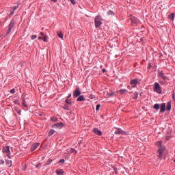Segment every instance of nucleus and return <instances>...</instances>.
<instances>
[{
    "mask_svg": "<svg viewBox=\"0 0 175 175\" xmlns=\"http://www.w3.org/2000/svg\"><path fill=\"white\" fill-rule=\"evenodd\" d=\"M120 133H122V131L120 129L115 131V135H120Z\"/></svg>",
    "mask_w": 175,
    "mask_h": 175,
    "instance_id": "nucleus-29",
    "label": "nucleus"
},
{
    "mask_svg": "<svg viewBox=\"0 0 175 175\" xmlns=\"http://www.w3.org/2000/svg\"><path fill=\"white\" fill-rule=\"evenodd\" d=\"M163 175H166V174H163Z\"/></svg>",
    "mask_w": 175,
    "mask_h": 175,
    "instance_id": "nucleus-57",
    "label": "nucleus"
},
{
    "mask_svg": "<svg viewBox=\"0 0 175 175\" xmlns=\"http://www.w3.org/2000/svg\"><path fill=\"white\" fill-rule=\"evenodd\" d=\"M93 132L96 133V135H98V136H102V131H99L98 128H94L93 129Z\"/></svg>",
    "mask_w": 175,
    "mask_h": 175,
    "instance_id": "nucleus-10",
    "label": "nucleus"
},
{
    "mask_svg": "<svg viewBox=\"0 0 175 175\" xmlns=\"http://www.w3.org/2000/svg\"><path fill=\"white\" fill-rule=\"evenodd\" d=\"M56 174L57 175H64V171L62 170H57Z\"/></svg>",
    "mask_w": 175,
    "mask_h": 175,
    "instance_id": "nucleus-15",
    "label": "nucleus"
},
{
    "mask_svg": "<svg viewBox=\"0 0 175 175\" xmlns=\"http://www.w3.org/2000/svg\"><path fill=\"white\" fill-rule=\"evenodd\" d=\"M1 163L2 165H3V163H5V161L1 160Z\"/></svg>",
    "mask_w": 175,
    "mask_h": 175,
    "instance_id": "nucleus-49",
    "label": "nucleus"
},
{
    "mask_svg": "<svg viewBox=\"0 0 175 175\" xmlns=\"http://www.w3.org/2000/svg\"><path fill=\"white\" fill-rule=\"evenodd\" d=\"M99 109H100V104H98L96 106V111H98V110H99Z\"/></svg>",
    "mask_w": 175,
    "mask_h": 175,
    "instance_id": "nucleus-33",
    "label": "nucleus"
},
{
    "mask_svg": "<svg viewBox=\"0 0 175 175\" xmlns=\"http://www.w3.org/2000/svg\"><path fill=\"white\" fill-rule=\"evenodd\" d=\"M11 94H14V92H16V90H14V89H12L10 90Z\"/></svg>",
    "mask_w": 175,
    "mask_h": 175,
    "instance_id": "nucleus-41",
    "label": "nucleus"
},
{
    "mask_svg": "<svg viewBox=\"0 0 175 175\" xmlns=\"http://www.w3.org/2000/svg\"><path fill=\"white\" fill-rule=\"evenodd\" d=\"M63 109H64V110H69V107L66 105L63 107Z\"/></svg>",
    "mask_w": 175,
    "mask_h": 175,
    "instance_id": "nucleus-38",
    "label": "nucleus"
},
{
    "mask_svg": "<svg viewBox=\"0 0 175 175\" xmlns=\"http://www.w3.org/2000/svg\"><path fill=\"white\" fill-rule=\"evenodd\" d=\"M15 110H16V113H17V111H19V110H18L16 108H15Z\"/></svg>",
    "mask_w": 175,
    "mask_h": 175,
    "instance_id": "nucleus-54",
    "label": "nucleus"
},
{
    "mask_svg": "<svg viewBox=\"0 0 175 175\" xmlns=\"http://www.w3.org/2000/svg\"><path fill=\"white\" fill-rule=\"evenodd\" d=\"M165 139L169 140V138L167 137H165Z\"/></svg>",
    "mask_w": 175,
    "mask_h": 175,
    "instance_id": "nucleus-55",
    "label": "nucleus"
},
{
    "mask_svg": "<svg viewBox=\"0 0 175 175\" xmlns=\"http://www.w3.org/2000/svg\"><path fill=\"white\" fill-rule=\"evenodd\" d=\"M70 152L71 154H77V150H75V148H71V149L70 150Z\"/></svg>",
    "mask_w": 175,
    "mask_h": 175,
    "instance_id": "nucleus-20",
    "label": "nucleus"
},
{
    "mask_svg": "<svg viewBox=\"0 0 175 175\" xmlns=\"http://www.w3.org/2000/svg\"><path fill=\"white\" fill-rule=\"evenodd\" d=\"M108 95L109 96H113V95H114V92L109 93Z\"/></svg>",
    "mask_w": 175,
    "mask_h": 175,
    "instance_id": "nucleus-42",
    "label": "nucleus"
},
{
    "mask_svg": "<svg viewBox=\"0 0 175 175\" xmlns=\"http://www.w3.org/2000/svg\"><path fill=\"white\" fill-rule=\"evenodd\" d=\"M40 35H42V36H44V33H43V32H40Z\"/></svg>",
    "mask_w": 175,
    "mask_h": 175,
    "instance_id": "nucleus-50",
    "label": "nucleus"
},
{
    "mask_svg": "<svg viewBox=\"0 0 175 175\" xmlns=\"http://www.w3.org/2000/svg\"><path fill=\"white\" fill-rule=\"evenodd\" d=\"M163 151H165V150L162 148H159L157 150V152L159 154L158 157L160 158L161 159H162V154H163Z\"/></svg>",
    "mask_w": 175,
    "mask_h": 175,
    "instance_id": "nucleus-9",
    "label": "nucleus"
},
{
    "mask_svg": "<svg viewBox=\"0 0 175 175\" xmlns=\"http://www.w3.org/2000/svg\"><path fill=\"white\" fill-rule=\"evenodd\" d=\"M77 100V102H83V101L85 100V98H84V96H79Z\"/></svg>",
    "mask_w": 175,
    "mask_h": 175,
    "instance_id": "nucleus-13",
    "label": "nucleus"
},
{
    "mask_svg": "<svg viewBox=\"0 0 175 175\" xmlns=\"http://www.w3.org/2000/svg\"><path fill=\"white\" fill-rule=\"evenodd\" d=\"M94 23L96 28H99V27L102 25V19L100 18V16H96Z\"/></svg>",
    "mask_w": 175,
    "mask_h": 175,
    "instance_id": "nucleus-1",
    "label": "nucleus"
},
{
    "mask_svg": "<svg viewBox=\"0 0 175 175\" xmlns=\"http://www.w3.org/2000/svg\"><path fill=\"white\" fill-rule=\"evenodd\" d=\"M42 165V163H39L36 165V167H39V166H40Z\"/></svg>",
    "mask_w": 175,
    "mask_h": 175,
    "instance_id": "nucleus-44",
    "label": "nucleus"
},
{
    "mask_svg": "<svg viewBox=\"0 0 175 175\" xmlns=\"http://www.w3.org/2000/svg\"><path fill=\"white\" fill-rule=\"evenodd\" d=\"M14 103L15 105H20V103H18V100H17V99L14 100Z\"/></svg>",
    "mask_w": 175,
    "mask_h": 175,
    "instance_id": "nucleus-36",
    "label": "nucleus"
},
{
    "mask_svg": "<svg viewBox=\"0 0 175 175\" xmlns=\"http://www.w3.org/2000/svg\"><path fill=\"white\" fill-rule=\"evenodd\" d=\"M172 98H173V99H174H174H175V94H174V92L173 94H172Z\"/></svg>",
    "mask_w": 175,
    "mask_h": 175,
    "instance_id": "nucleus-48",
    "label": "nucleus"
},
{
    "mask_svg": "<svg viewBox=\"0 0 175 175\" xmlns=\"http://www.w3.org/2000/svg\"><path fill=\"white\" fill-rule=\"evenodd\" d=\"M157 146H162V141H158V142H157Z\"/></svg>",
    "mask_w": 175,
    "mask_h": 175,
    "instance_id": "nucleus-37",
    "label": "nucleus"
},
{
    "mask_svg": "<svg viewBox=\"0 0 175 175\" xmlns=\"http://www.w3.org/2000/svg\"><path fill=\"white\" fill-rule=\"evenodd\" d=\"M58 163H65V159H62L59 161Z\"/></svg>",
    "mask_w": 175,
    "mask_h": 175,
    "instance_id": "nucleus-34",
    "label": "nucleus"
},
{
    "mask_svg": "<svg viewBox=\"0 0 175 175\" xmlns=\"http://www.w3.org/2000/svg\"><path fill=\"white\" fill-rule=\"evenodd\" d=\"M137 96H139V94L137 93V92H135L134 93L133 99H137Z\"/></svg>",
    "mask_w": 175,
    "mask_h": 175,
    "instance_id": "nucleus-28",
    "label": "nucleus"
},
{
    "mask_svg": "<svg viewBox=\"0 0 175 175\" xmlns=\"http://www.w3.org/2000/svg\"><path fill=\"white\" fill-rule=\"evenodd\" d=\"M51 162H53L52 159H48L46 161V163L44 165V166H47V165H50L51 163Z\"/></svg>",
    "mask_w": 175,
    "mask_h": 175,
    "instance_id": "nucleus-25",
    "label": "nucleus"
},
{
    "mask_svg": "<svg viewBox=\"0 0 175 175\" xmlns=\"http://www.w3.org/2000/svg\"><path fill=\"white\" fill-rule=\"evenodd\" d=\"M51 1H52V2H57L58 0H51Z\"/></svg>",
    "mask_w": 175,
    "mask_h": 175,
    "instance_id": "nucleus-51",
    "label": "nucleus"
},
{
    "mask_svg": "<svg viewBox=\"0 0 175 175\" xmlns=\"http://www.w3.org/2000/svg\"><path fill=\"white\" fill-rule=\"evenodd\" d=\"M38 39L40 40L43 39V38H42V37H38Z\"/></svg>",
    "mask_w": 175,
    "mask_h": 175,
    "instance_id": "nucleus-53",
    "label": "nucleus"
},
{
    "mask_svg": "<svg viewBox=\"0 0 175 175\" xmlns=\"http://www.w3.org/2000/svg\"><path fill=\"white\" fill-rule=\"evenodd\" d=\"M168 18L173 21V20H174V13H172L171 14H170L168 16Z\"/></svg>",
    "mask_w": 175,
    "mask_h": 175,
    "instance_id": "nucleus-17",
    "label": "nucleus"
},
{
    "mask_svg": "<svg viewBox=\"0 0 175 175\" xmlns=\"http://www.w3.org/2000/svg\"><path fill=\"white\" fill-rule=\"evenodd\" d=\"M62 126H64V123H56L52 126V128H59V129H61Z\"/></svg>",
    "mask_w": 175,
    "mask_h": 175,
    "instance_id": "nucleus-5",
    "label": "nucleus"
},
{
    "mask_svg": "<svg viewBox=\"0 0 175 175\" xmlns=\"http://www.w3.org/2000/svg\"><path fill=\"white\" fill-rule=\"evenodd\" d=\"M51 121H53V122H55L57 121H58V119L57 118V117H52L51 118Z\"/></svg>",
    "mask_w": 175,
    "mask_h": 175,
    "instance_id": "nucleus-27",
    "label": "nucleus"
},
{
    "mask_svg": "<svg viewBox=\"0 0 175 175\" xmlns=\"http://www.w3.org/2000/svg\"><path fill=\"white\" fill-rule=\"evenodd\" d=\"M39 146H40V143H36V144H33L31 147V151H35V150H36V148L38 147H39Z\"/></svg>",
    "mask_w": 175,
    "mask_h": 175,
    "instance_id": "nucleus-8",
    "label": "nucleus"
},
{
    "mask_svg": "<svg viewBox=\"0 0 175 175\" xmlns=\"http://www.w3.org/2000/svg\"><path fill=\"white\" fill-rule=\"evenodd\" d=\"M131 23L132 24H134V25H137V18L135 16L131 17Z\"/></svg>",
    "mask_w": 175,
    "mask_h": 175,
    "instance_id": "nucleus-11",
    "label": "nucleus"
},
{
    "mask_svg": "<svg viewBox=\"0 0 175 175\" xmlns=\"http://www.w3.org/2000/svg\"><path fill=\"white\" fill-rule=\"evenodd\" d=\"M94 98H95V96H94V95H92V94H91V95L90 96V99H94Z\"/></svg>",
    "mask_w": 175,
    "mask_h": 175,
    "instance_id": "nucleus-40",
    "label": "nucleus"
},
{
    "mask_svg": "<svg viewBox=\"0 0 175 175\" xmlns=\"http://www.w3.org/2000/svg\"><path fill=\"white\" fill-rule=\"evenodd\" d=\"M160 109H160V111H161V113L165 112V110H166V104L164 103H163L161 105Z\"/></svg>",
    "mask_w": 175,
    "mask_h": 175,
    "instance_id": "nucleus-7",
    "label": "nucleus"
},
{
    "mask_svg": "<svg viewBox=\"0 0 175 175\" xmlns=\"http://www.w3.org/2000/svg\"><path fill=\"white\" fill-rule=\"evenodd\" d=\"M160 77H161V79H163V80H166V79H167V77L165 76L163 72H160Z\"/></svg>",
    "mask_w": 175,
    "mask_h": 175,
    "instance_id": "nucleus-14",
    "label": "nucleus"
},
{
    "mask_svg": "<svg viewBox=\"0 0 175 175\" xmlns=\"http://www.w3.org/2000/svg\"><path fill=\"white\" fill-rule=\"evenodd\" d=\"M16 113H18V114H19V116H21V111H16Z\"/></svg>",
    "mask_w": 175,
    "mask_h": 175,
    "instance_id": "nucleus-46",
    "label": "nucleus"
},
{
    "mask_svg": "<svg viewBox=\"0 0 175 175\" xmlns=\"http://www.w3.org/2000/svg\"><path fill=\"white\" fill-rule=\"evenodd\" d=\"M174 162L175 163V159H174Z\"/></svg>",
    "mask_w": 175,
    "mask_h": 175,
    "instance_id": "nucleus-56",
    "label": "nucleus"
},
{
    "mask_svg": "<svg viewBox=\"0 0 175 175\" xmlns=\"http://www.w3.org/2000/svg\"><path fill=\"white\" fill-rule=\"evenodd\" d=\"M55 133V131L51 129L48 133V136H53V134Z\"/></svg>",
    "mask_w": 175,
    "mask_h": 175,
    "instance_id": "nucleus-16",
    "label": "nucleus"
},
{
    "mask_svg": "<svg viewBox=\"0 0 175 175\" xmlns=\"http://www.w3.org/2000/svg\"><path fill=\"white\" fill-rule=\"evenodd\" d=\"M70 96H72V94H70L68 95L67 99H69V98H70Z\"/></svg>",
    "mask_w": 175,
    "mask_h": 175,
    "instance_id": "nucleus-45",
    "label": "nucleus"
},
{
    "mask_svg": "<svg viewBox=\"0 0 175 175\" xmlns=\"http://www.w3.org/2000/svg\"><path fill=\"white\" fill-rule=\"evenodd\" d=\"M14 12L12 11V10H11V12L10 13V16H13Z\"/></svg>",
    "mask_w": 175,
    "mask_h": 175,
    "instance_id": "nucleus-43",
    "label": "nucleus"
},
{
    "mask_svg": "<svg viewBox=\"0 0 175 175\" xmlns=\"http://www.w3.org/2000/svg\"><path fill=\"white\" fill-rule=\"evenodd\" d=\"M103 73H105L106 72V70L105 69H103Z\"/></svg>",
    "mask_w": 175,
    "mask_h": 175,
    "instance_id": "nucleus-52",
    "label": "nucleus"
},
{
    "mask_svg": "<svg viewBox=\"0 0 175 175\" xmlns=\"http://www.w3.org/2000/svg\"><path fill=\"white\" fill-rule=\"evenodd\" d=\"M155 110H159V104H155L153 107Z\"/></svg>",
    "mask_w": 175,
    "mask_h": 175,
    "instance_id": "nucleus-26",
    "label": "nucleus"
},
{
    "mask_svg": "<svg viewBox=\"0 0 175 175\" xmlns=\"http://www.w3.org/2000/svg\"><path fill=\"white\" fill-rule=\"evenodd\" d=\"M12 27H8L6 35H9V33H10V32H12Z\"/></svg>",
    "mask_w": 175,
    "mask_h": 175,
    "instance_id": "nucleus-30",
    "label": "nucleus"
},
{
    "mask_svg": "<svg viewBox=\"0 0 175 175\" xmlns=\"http://www.w3.org/2000/svg\"><path fill=\"white\" fill-rule=\"evenodd\" d=\"M36 38H38V36H36V35L31 36L32 40H35V39H36Z\"/></svg>",
    "mask_w": 175,
    "mask_h": 175,
    "instance_id": "nucleus-35",
    "label": "nucleus"
},
{
    "mask_svg": "<svg viewBox=\"0 0 175 175\" xmlns=\"http://www.w3.org/2000/svg\"><path fill=\"white\" fill-rule=\"evenodd\" d=\"M57 35L60 39H64V33L62 32H57Z\"/></svg>",
    "mask_w": 175,
    "mask_h": 175,
    "instance_id": "nucleus-18",
    "label": "nucleus"
},
{
    "mask_svg": "<svg viewBox=\"0 0 175 175\" xmlns=\"http://www.w3.org/2000/svg\"><path fill=\"white\" fill-rule=\"evenodd\" d=\"M148 69H151V64H148Z\"/></svg>",
    "mask_w": 175,
    "mask_h": 175,
    "instance_id": "nucleus-47",
    "label": "nucleus"
},
{
    "mask_svg": "<svg viewBox=\"0 0 175 175\" xmlns=\"http://www.w3.org/2000/svg\"><path fill=\"white\" fill-rule=\"evenodd\" d=\"M107 14H108V16H114V12H113V11H111V10H109L108 12H107Z\"/></svg>",
    "mask_w": 175,
    "mask_h": 175,
    "instance_id": "nucleus-23",
    "label": "nucleus"
},
{
    "mask_svg": "<svg viewBox=\"0 0 175 175\" xmlns=\"http://www.w3.org/2000/svg\"><path fill=\"white\" fill-rule=\"evenodd\" d=\"M22 105L24 107H27V106H28L26 103H25V100H23L22 101Z\"/></svg>",
    "mask_w": 175,
    "mask_h": 175,
    "instance_id": "nucleus-32",
    "label": "nucleus"
},
{
    "mask_svg": "<svg viewBox=\"0 0 175 175\" xmlns=\"http://www.w3.org/2000/svg\"><path fill=\"white\" fill-rule=\"evenodd\" d=\"M2 151H3V152H4L5 154H9V152H10V147L6 146L3 148Z\"/></svg>",
    "mask_w": 175,
    "mask_h": 175,
    "instance_id": "nucleus-6",
    "label": "nucleus"
},
{
    "mask_svg": "<svg viewBox=\"0 0 175 175\" xmlns=\"http://www.w3.org/2000/svg\"><path fill=\"white\" fill-rule=\"evenodd\" d=\"M66 103L67 105H72V100H71L70 99H69V98H67V99L66 100Z\"/></svg>",
    "mask_w": 175,
    "mask_h": 175,
    "instance_id": "nucleus-24",
    "label": "nucleus"
},
{
    "mask_svg": "<svg viewBox=\"0 0 175 175\" xmlns=\"http://www.w3.org/2000/svg\"><path fill=\"white\" fill-rule=\"evenodd\" d=\"M166 110H167L168 111H170V110H172V103L171 102H168L167 103Z\"/></svg>",
    "mask_w": 175,
    "mask_h": 175,
    "instance_id": "nucleus-12",
    "label": "nucleus"
},
{
    "mask_svg": "<svg viewBox=\"0 0 175 175\" xmlns=\"http://www.w3.org/2000/svg\"><path fill=\"white\" fill-rule=\"evenodd\" d=\"M16 9H18V5H15L12 8V10L13 12H15V10H16Z\"/></svg>",
    "mask_w": 175,
    "mask_h": 175,
    "instance_id": "nucleus-31",
    "label": "nucleus"
},
{
    "mask_svg": "<svg viewBox=\"0 0 175 175\" xmlns=\"http://www.w3.org/2000/svg\"><path fill=\"white\" fill-rule=\"evenodd\" d=\"M131 85L133 86V88H136V85H137V79H133L130 81Z\"/></svg>",
    "mask_w": 175,
    "mask_h": 175,
    "instance_id": "nucleus-4",
    "label": "nucleus"
},
{
    "mask_svg": "<svg viewBox=\"0 0 175 175\" xmlns=\"http://www.w3.org/2000/svg\"><path fill=\"white\" fill-rule=\"evenodd\" d=\"M154 91L157 92L158 94H161L162 92V89H161V85L158 82L154 83Z\"/></svg>",
    "mask_w": 175,
    "mask_h": 175,
    "instance_id": "nucleus-2",
    "label": "nucleus"
},
{
    "mask_svg": "<svg viewBox=\"0 0 175 175\" xmlns=\"http://www.w3.org/2000/svg\"><path fill=\"white\" fill-rule=\"evenodd\" d=\"M6 165H8V167H12V161L7 160L6 161Z\"/></svg>",
    "mask_w": 175,
    "mask_h": 175,
    "instance_id": "nucleus-21",
    "label": "nucleus"
},
{
    "mask_svg": "<svg viewBox=\"0 0 175 175\" xmlns=\"http://www.w3.org/2000/svg\"><path fill=\"white\" fill-rule=\"evenodd\" d=\"M14 25H16V23H14V21H11V23H10L8 27L10 28H13L14 27Z\"/></svg>",
    "mask_w": 175,
    "mask_h": 175,
    "instance_id": "nucleus-19",
    "label": "nucleus"
},
{
    "mask_svg": "<svg viewBox=\"0 0 175 175\" xmlns=\"http://www.w3.org/2000/svg\"><path fill=\"white\" fill-rule=\"evenodd\" d=\"M80 95H81V92L80 91V88H79V87H77L75 90H74L73 96H75V98H77L80 96Z\"/></svg>",
    "mask_w": 175,
    "mask_h": 175,
    "instance_id": "nucleus-3",
    "label": "nucleus"
},
{
    "mask_svg": "<svg viewBox=\"0 0 175 175\" xmlns=\"http://www.w3.org/2000/svg\"><path fill=\"white\" fill-rule=\"evenodd\" d=\"M126 92H128V90H126V89H123V90H120V93L122 95L124 94H125Z\"/></svg>",
    "mask_w": 175,
    "mask_h": 175,
    "instance_id": "nucleus-22",
    "label": "nucleus"
},
{
    "mask_svg": "<svg viewBox=\"0 0 175 175\" xmlns=\"http://www.w3.org/2000/svg\"><path fill=\"white\" fill-rule=\"evenodd\" d=\"M42 40H43L44 42H47V37H46V36H44V38H42Z\"/></svg>",
    "mask_w": 175,
    "mask_h": 175,
    "instance_id": "nucleus-39",
    "label": "nucleus"
}]
</instances>
